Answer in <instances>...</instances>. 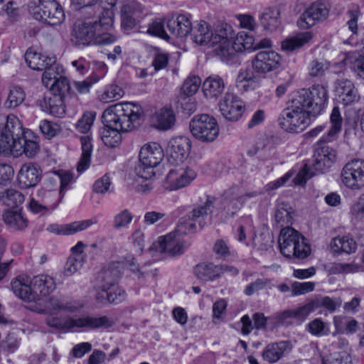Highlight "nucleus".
I'll return each mask as SVG.
<instances>
[{
  "label": "nucleus",
  "instance_id": "nucleus-1",
  "mask_svg": "<svg viewBox=\"0 0 364 364\" xmlns=\"http://www.w3.org/2000/svg\"><path fill=\"white\" fill-rule=\"evenodd\" d=\"M40 151L38 136L28 129H24L19 119L14 114L6 117L0 129V156L22 154L33 158Z\"/></svg>",
  "mask_w": 364,
  "mask_h": 364
},
{
  "label": "nucleus",
  "instance_id": "nucleus-2",
  "mask_svg": "<svg viewBox=\"0 0 364 364\" xmlns=\"http://www.w3.org/2000/svg\"><path fill=\"white\" fill-rule=\"evenodd\" d=\"M113 13L107 9L98 18L77 20L73 29V41L78 46H105L114 43L116 37L104 32L112 25Z\"/></svg>",
  "mask_w": 364,
  "mask_h": 364
},
{
  "label": "nucleus",
  "instance_id": "nucleus-3",
  "mask_svg": "<svg viewBox=\"0 0 364 364\" xmlns=\"http://www.w3.org/2000/svg\"><path fill=\"white\" fill-rule=\"evenodd\" d=\"M143 109L132 102H120L109 107L103 113L105 123L127 132L135 127V123L142 117Z\"/></svg>",
  "mask_w": 364,
  "mask_h": 364
},
{
  "label": "nucleus",
  "instance_id": "nucleus-4",
  "mask_svg": "<svg viewBox=\"0 0 364 364\" xmlns=\"http://www.w3.org/2000/svg\"><path fill=\"white\" fill-rule=\"evenodd\" d=\"M311 114L304 105L293 97L291 105L284 109L278 118L280 127L290 133L304 131L310 124Z\"/></svg>",
  "mask_w": 364,
  "mask_h": 364
},
{
  "label": "nucleus",
  "instance_id": "nucleus-5",
  "mask_svg": "<svg viewBox=\"0 0 364 364\" xmlns=\"http://www.w3.org/2000/svg\"><path fill=\"white\" fill-rule=\"evenodd\" d=\"M278 243L281 253L286 257L303 259L311 253L307 240L299 232L289 227L281 230Z\"/></svg>",
  "mask_w": 364,
  "mask_h": 364
},
{
  "label": "nucleus",
  "instance_id": "nucleus-6",
  "mask_svg": "<svg viewBox=\"0 0 364 364\" xmlns=\"http://www.w3.org/2000/svg\"><path fill=\"white\" fill-rule=\"evenodd\" d=\"M164 156L161 146L157 143L144 144L139 152V161L135 167L136 174L141 178L150 180L154 176V168Z\"/></svg>",
  "mask_w": 364,
  "mask_h": 364
},
{
  "label": "nucleus",
  "instance_id": "nucleus-7",
  "mask_svg": "<svg viewBox=\"0 0 364 364\" xmlns=\"http://www.w3.org/2000/svg\"><path fill=\"white\" fill-rule=\"evenodd\" d=\"M294 96L308 109L312 117H316L324 109L328 99V91L324 86L316 85L309 90H299Z\"/></svg>",
  "mask_w": 364,
  "mask_h": 364
},
{
  "label": "nucleus",
  "instance_id": "nucleus-8",
  "mask_svg": "<svg viewBox=\"0 0 364 364\" xmlns=\"http://www.w3.org/2000/svg\"><path fill=\"white\" fill-rule=\"evenodd\" d=\"M192 135L201 142H212L219 135V126L216 119L206 114L194 116L190 122Z\"/></svg>",
  "mask_w": 364,
  "mask_h": 364
},
{
  "label": "nucleus",
  "instance_id": "nucleus-9",
  "mask_svg": "<svg viewBox=\"0 0 364 364\" xmlns=\"http://www.w3.org/2000/svg\"><path fill=\"white\" fill-rule=\"evenodd\" d=\"M234 31L226 23L220 22L213 27V46H217L216 54L223 61H228L232 57V43Z\"/></svg>",
  "mask_w": 364,
  "mask_h": 364
},
{
  "label": "nucleus",
  "instance_id": "nucleus-10",
  "mask_svg": "<svg viewBox=\"0 0 364 364\" xmlns=\"http://www.w3.org/2000/svg\"><path fill=\"white\" fill-rule=\"evenodd\" d=\"M33 17L50 26H57L65 21V15L62 6L55 0H38Z\"/></svg>",
  "mask_w": 364,
  "mask_h": 364
},
{
  "label": "nucleus",
  "instance_id": "nucleus-11",
  "mask_svg": "<svg viewBox=\"0 0 364 364\" xmlns=\"http://www.w3.org/2000/svg\"><path fill=\"white\" fill-rule=\"evenodd\" d=\"M341 183L348 189L358 191L364 187V161L352 159L346 163L341 173Z\"/></svg>",
  "mask_w": 364,
  "mask_h": 364
},
{
  "label": "nucleus",
  "instance_id": "nucleus-12",
  "mask_svg": "<svg viewBox=\"0 0 364 364\" xmlns=\"http://www.w3.org/2000/svg\"><path fill=\"white\" fill-rule=\"evenodd\" d=\"M197 177V173L193 168L185 166L171 169L167 173L163 186L166 190L177 191L188 186Z\"/></svg>",
  "mask_w": 364,
  "mask_h": 364
},
{
  "label": "nucleus",
  "instance_id": "nucleus-13",
  "mask_svg": "<svg viewBox=\"0 0 364 364\" xmlns=\"http://www.w3.org/2000/svg\"><path fill=\"white\" fill-rule=\"evenodd\" d=\"M187 247L186 242L176 233L171 232L165 236L159 237L157 241L152 243L149 250L176 256L182 254Z\"/></svg>",
  "mask_w": 364,
  "mask_h": 364
},
{
  "label": "nucleus",
  "instance_id": "nucleus-14",
  "mask_svg": "<svg viewBox=\"0 0 364 364\" xmlns=\"http://www.w3.org/2000/svg\"><path fill=\"white\" fill-rule=\"evenodd\" d=\"M281 56L273 50L258 52L252 59L251 65L255 73L264 75L277 69L280 65Z\"/></svg>",
  "mask_w": 364,
  "mask_h": 364
},
{
  "label": "nucleus",
  "instance_id": "nucleus-15",
  "mask_svg": "<svg viewBox=\"0 0 364 364\" xmlns=\"http://www.w3.org/2000/svg\"><path fill=\"white\" fill-rule=\"evenodd\" d=\"M328 13L329 9L326 4L316 1L301 14L297 22L298 26L302 29H307L326 19Z\"/></svg>",
  "mask_w": 364,
  "mask_h": 364
},
{
  "label": "nucleus",
  "instance_id": "nucleus-16",
  "mask_svg": "<svg viewBox=\"0 0 364 364\" xmlns=\"http://www.w3.org/2000/svg\"><path fill=\"white\" fill-rule=\"evenodd\" d=\"M219 109L222 115L230 121H237L242 115L245 105L235 94L227 92L220 100Z\"/></svg>",
  "mask_w": 364,
  "mask_h": 364
},
{
  "label": "nucleus",
  "instance_id": "nucleus-17",
  "mask_svg": "<svg viewBox=\"0 0 364 364\" xmlns=\"http://www.w3.org/2000/svg\"><path fill=\"white\" fill-rule=\"evenodd\" d=\"M191 141L185 136H178L170 140L167 149L172 163L180 164L186 160L190 154Z\"/></svg>",
  "mask_w": 364,
  "mask_h": 364
},
{
  "label": "nucleus",
  "instance_id": "nucleus-18",
  "mask_svg": "<svg viewBox=\"0 0 364 364\" xmlns=\"http://www.w3.org/2000/svg\"><path fill=\"white\" fill-rule=\"evenodd\" d=\"M313 169L317 173H322L329 169L336 160V151L328 146L318 147L314 152Z\"/></svg>",
  "mask_w": 364,
  "mask_h": 364
},
{
  "label": "nucleus",
  "instance_id": "nucleus-19",
  "mask_svg": "<svg viewBox=\"0 0 364 364\" xmlns=\"http://www.w3.org/2000/svg\"><path fill=\"white\" fill-rule=\"evenodd\" d=\"M11 286L12 291L19 299L26 302L38 301V296L33 289L32 280L28 277L19 276L11 281Z\"/></svg>",
  "mask_w": 364,
  "mask_h": 364
},
{
  "label": "nucleus",
  "instance_id": "nucleus-20",
  "mask_svg": "<svg viewBox=\"0 0 364 364\" xmlns=\"http://www.w3.org/2000/svg\"><path fill=\"white\" fill-rule=\"evenodd\" d=\"M70 326L78 328H87L88 329H97L100 328H110L114 324V321L107 316L85 315L80 318H73L70 321Z\"/></svg>",
  "mask_w": 364,
  "mask_h": 364
},
{
  "label": "nucleus",
  "instance_id": "nucleus-21",
  "mask_svg": "<svg viewBox=\"0 0 364 364\" xmlns=\"http://www.w3.org/2000/svg\"><path fill=\"white\" fill-rule=\"evenodd\" d=\"M240 186H232L225 190L222 200L223 210L227 217H233L241 209L243 204L239 200Z\"/></svg>",
  "mask_w": 364,
  "mask_h": 364
},
{
  "label": "nucleus",
  "instance_id": "nucleus-22",
  "mask_svg": "<svg viewBox=\"0 0 364 364\" xmlns=\"http://www.w3.org/2000/svg\"><path fill=\"white\" fill-rule=\"evenodd\" d=\"M122 266L119 262H112L98 274L99 288L112 289L117 284L122 275Z\"/></svg>",
  "mask_w": 364,
  "mask_h": 364
},
{
  "label": "nucleus",
  "instance_id": "nucleus-23",
  "mask_svg": "<svg viewBox=\"0 0 364 364\" xmlns=\"http://www.w3.org/2000/svg\"><path fill=\"white\" fill-rule=\"evenodd\" d=\"M17 179L20 186L25 188L36 186L41 179V170L33 163L22 165L18 171Z\"/></svg>",
  "mask_w": 364,
  "mask_h": 364
},
{
  "label": "nucleus",
  "instance_id": "nucleus-24",
  "mask_svg": "<svg viewBox=\"0 0 364 364\" xmlns=\"http://www.w3.org/2000/svg\"><path fill=\"white\" fill-rule=\"evenodd\" d=\"M142 13L141 6L135 1H129L121 10L122 26L125 30L133 28L139 22Z\"/></svg>",
  "mask_w": 364,
  "mask_h": 364
},
{
  "label": "nucleus",
  "instance_id": "nucleus-25",
  "mask_svg": "<svg viewBox=\"0 0 364 364\" xmlns=\"http://www.w3.org/2000/svg\"><path fill=\"white\" fill-rule=\"evenodd\" d=\"M213 28L205 21L195 23L192 29V39L200 46L213 47Z\"/></svg>",
  "mask_w": 364,
  "mask_h": 364
},
{
  "label": "nucleus",
  "instance_id": "nucleus-26",
  "mask_svg": "<svg viewBox=\"0 0 364 364\" xmlns=\"http://www.w3.org/2000/svg\"><path fill=\"white\" fill-rule=\"evenodd\" d=\"M96 219H89L85 220L75 221L65 225H50L47 230L57 235H71L77 232L87 229L91 225L96 224Z\"/></svg>",
  "mask_w": 364,
  "mask_h": 364
},
{
  "label": "nucleus",
  "instance_id": "nucleus-27",
  "mask_svg": "<svg viewBox=\"0 0 364 364\" xmlns=\"http://www.w3.org/2000/svg\"><path fill=\"white\" fill-rule=\"evenodd\" d=\"M335 91L339 100L345 105L358 100L359 95L354 84L349 80L341 79L336 82Z\"/></svg>",
  "mask_w": 364,
  "mask_h": 364
},
{
  "label": "nucleus",
  "instance_id": "nucleus-28",
  "mask_svg": "<svg viewBox=\"0 0 364 364\" xmlns=\"http://www.w3.org/2000/svg\"><path fill=\"white\" fill-rule=\"evenodd\" d=\"M193 26L190 18L183 14L169 19L167 28L170 33L176 38H183L192 31Z\"/></svg>",
  "mask_w": 364,
  "mask_h": 364
},
{
  "label": "nucleus",
  "instance_id": "nucleus-29",
  "mask_svg": "<svg viewBox=\"0 0 364 364\" xmlns=\"http://www.w3.org/2000/svg\"><path fill=\"white\" fill-rule=\"evenodd\" d=\"M150 120L154 127L161 130H167L175 124L176 117L173 109L165 107L152 114Z\"/></svg>",
  "mask_w": 364,
  "mask_h": 364
},
{
  "label": "nucleus",
  "instance_id": "nucleus-30",
  "mask_svg": "<svg viewBox=\"0 0 364 364\" xmlns=\"http://www.w3.org/2000/svg\"><path fill=\"white\" fill-rule=\"evenodd\" d=\"M290 350L291 345L288 341L272 343L264 348L262 357L265 361L273 363L279 360L284 354Z\"/></svg>",
  "mask_w": 364,
  "mask_h": 364
},
{
  "label": "nucleus",
  "instance_id": "nucleus-31",
  "mask_svg": "<svg viewBox=\"0 0 364 364\" xmlns=\"http://www.w3.org/2000/svg\"><path fill=\"white\" fill-rule=\"evenodd\" d=\"M32 286L33 291H36L40 296H46L53 292L56 288V284L53 278L47 274H40L36 276L32 279Z\"/></svg>",
  "mask_w": 364,
  "mask_h": 364
},
{
  "label": "nucleus",
  "instance_id": "nucleus-32",
  "mask_svg": "<svg viewBox=\"0 0 364 364\" xmlns=\"http://www.w3.org/2000/svg\"><path fill=\"white\" fill-rule=\"evenodd\" d=\"M39 105L43 112L58 117H63L65 113V106L60 96L45 97L39 102Z\"/></svg>",
  "mask_w": 364,
  "mask_h": 364
},
{
  "label": "nucleus",
  "instance_id": "nucleus-33",
  "mask_svg": "<svg viewBox=\"0 0 364 364\" xmlns=\"http://www.w3.org/2000/svg\"><path fill=\"white\" fill-rule=\"evenodd\" d=\"M220 267L212 262H202L194 268V274L203 282L213 281L220 277Z\"/></svg>",
  "mask_w": 364,
  "mask_h": 364
},
{
  "label": "nucleus",
  "instance_id": "nucleus-34",
  "mask_svg": "<svg viewBox=\"0 0 364 364\" xmlns=\"http://www.w3.org/2000/svg\"><path fill=\"white\" fill-rule=\"evenodd\" d=\"M255 37L245 31H240L232 43V56L235 52H254Z\"/></svg>",
  "mask_w": 364,
  "mask_h": 364
},
{
  "label": "nucleus",
  "instance_id": "nucleus-35",
  "mask_svg": "<svg viewBox=\"0 0 364 364\" xmlns=\"http://www.w3.org/2000/svg\"><path fill=\"white\" fill-rule=\"evenodd\" d=\"M224 89V81L218 75L208 77L203 84V92L207 98H217Z\"/></svg>",
  "mask_w": 364,
  "mask_h": 364
},
{
  "label": "nucleus",
  "instance_id": "nucleus-36",
  "mask_svg": "<svg viewBox=\"0 0 364 364\" xmlns=\"http://www.w3.org/2000/svg\"><path fill=\"white\" fill-rule=\"evenodd\" d=\"M25 60L28 65L36 70H43L45 66L54 63V57L43 55L31 50L26 51Z\"/></svg>",
  "mask_w": 364,
  "mask_h": 364
},
{
  "label": "nucleus",
  "instance_id": "nucleus-37",
  "mask_svg": "<svg viewBox=\"0 0 364 364\" xmlns=\"http://www.w3.org/2000/svg\"><path fill=\"white\" fill-rule=\"evenodd\" d=\"M80 142L82 155L77 164V170L78 172L82 173L87 169L90 165L92 144L90 135L82 136L80 137Z\"/></svg>",
  "mask_w": 364,
  "mask_h": 364
},
{
  "label": "nucleus",
  "instance_id": "nucleus-38",
  "mask_svg": "<svg viewBox=\"0 0 364 364\" xmlns=\"http://www.w3.org/2000/svg\"><path fill=\"white\" fill-rule=\"evenodd\" d=\"M3 220L6 225L14 230H21L28 225V220L21 212L17 210H6L3 214Z\"/></svg>",
  "mask_w": 364,
  "mask_h": 364
},
{
  "label": "nucleus",
  "instance_id": "nucleus-39",
  "mask_svg": "<svg viewBox=\"0 0 364 364\" xmlns=\"http://www.w3.org/2000/svg\"><path fill=\"white\" fill-rule=\"evenodd\" d=\"M331 248L334 253L351 254L356 250L357 245L349 236L336 237L331 240Z\"/></svg>",
  "mask_w": 364,
  "mask_h": 364
},
{
  "label": "nucleus",
  "instance_id": "nucleus-40",
  "mask_svg": "<svg viewBox=\"0 0 364 364\" xmlns=\"http://www.w3.org/2000/svg\"><path fill=\"white\" fill-rule=\"evenodd\" d=\"M293 214V209L288 203L279 202L275 209V222L280 227H289L292 224Z\"/></svg>",
  "mask_w": 364,
  "mask_h": 364
},
{
  "label": "nucleus",
  "instance_id": "nucleus-41",
  "mask_svg": "<svg viewBox=\"0 0 364 364\" xmlns=\"http://www.w3.org/2000/svg\"><path fill=\"white\" fill-rule=\"evenodd\" d=\"M78 309L79 306L73 302L65 301L58 297L50 298L46 305V311L49 314H58L63 311L73 312Z\"/></svg>",
  "mask_w": 364,
  "mask_h": 364
},
{
  "label": "nucleus",
  "instance_id": "nucleus-42",
  "mask_svg": "<svg viewBox=\"0 0 364 364\" xmlns=\"http://www.w3.org/2000/svg\"><path fill=\"white\" fill-rule=\"evenodd\" d=\"M256 77L254 70L248 68H241L236 77V87L242 91L254 88Z\"/></svg>",
  "mask_w": 364,
  "mask_h": 364
},
{
  "label": "nucleus",
  "instance_id": "nucleus-43",
  "mask_svg": "<svg viewBox=\"0 0 364 364\" xmlns=\"http://www.w3.org/2000/svg\"><path fill=\"white\" fill-rule=\"evenodd\" d=\"M116 127H110L109 123H105L101 131L100 135L103 143L109 147H115L122 140L121 133L122 130L116 129Z\"/></svg>",
  "mask_w": 364,
  "mask_h": 364
},
{
  "label": "nucleus",
  "instance_id": "nucleus-44",
  "mask_svg": "<svg viewBox=\"0 0 364 364\" xmlns=\"http://www.w3.org/2000/svg\"><path fill=\"white\" fill-rule=\"evenodd\" d=\"M311 38V32L300 33L292 38H287L282 41V48L284 50L293 51L308 43Z\"/></svg>",
  "mask_w": 364,
  "mask_h": 364
},
{
  "label": "nucleus",
  "instance_id": "nucleus-45",
  "mask_svg": "<svg viewBox=\"0 0 364 364\" xmlns=\"http://www.w3.org/2000/svg\"><path fill=\"white\" fill-rule=\"evenodd\" d=\"M58 193L56 190L47 189L43 188L39 189L36 193V198L41 202L50 210L57 208L59 200L57 199Z\"/></svg>",
  "mask_w": 364,
  "mask_h": 364
},
{
  "label": "nucleus",
  "instance_id": "nucleus-46",
  "mask_svg": "<svg viewBox=\"0 0 364 364\" xmlns=\"http://www.w3.org/2000/svg\"><path fill=\"white\" fill-rule=\"evenodd\" d=\"M43 70L44 73L42 76V82L46 87H48L54 85L53 82H55V80L62 75L61 73L63 70L59 64L56 63V58L54 57V63L45 66Z\"/></svg>",
  "mask_w": 364,
  "mask_h": 364
},
{
  "label": "nucleus",
  "instance_id": "nucleus-47",
  "mask_svg": "<svg viewBox=\"0 0 364 364\" xmlns=\"http://www.w3.org/2000/svg\"><path fill=\"white\" fill-rule=\"evenodd\" d=\"M330 120L331 127L328 132L327 136L323 137V141H331L341 132L343 119L341 115L339 108L335 107L331 114Z\"/></svg>",
  "mask_w": 364,
  "mask_h": 364
},
{
  "label": "nucleus",
  "instance_id": "nucleus-48",
  "mask_svg": "<svg viewBox=\"0 0 364 364\" xmlns=\"http://www.w3.org/2000/svg\"><path fill=\"white\" fill-rule=\"evenodd\" d=\"M215 199L214 197L208 196L204 204L193 208L188 215L195 223L196 220L203 219L208 213L212 212V208Z\"/></svg>",
  "mask_w": 364,
  "mask_h": 364
},
{
  "label": "nucleus",
  "instance_id": "nucleus-49",
  "mask_svg": "<svg viewBox=\"0 0 364 364\" xmlns=\"http://www.w3.org/2000/svg\"><path fill=\"white\" fill-rule=\"evenodd\" d=\"M279 15L277 10L268 9L261 16L260 21L265 30L273 31L279 26Z\"/></svg>",
  "mask_w": 364,
  "mask_h": 364
},
{
  "label": "nucleus",
  "instance_id": "nucleus-50",
  "mask_svg": "<svg viewBox=\"0 0 364 364\" xmlns=\"http://www.w3.org/2000/svg\"><path fill=\"white\" fill-rule=\"evenodd\" d=\"M316 309L318 308H324L330 313H333L337 308L341 306L342 300L341 298H331L329 296H322L313 300Z\"/></svg>",
  "mask_w": 364,
  "mask_h": 364
},
{
  "label": "nucleus",
  "instance_id": "nucleus-51",
  "mask_svg": "<svg viewBox=\"0 0 364 364\" xmlns=\"http://www.w3.org/2000/svg\"><path fill=\"white\" fill-rule=\"evenodd\" d=\"M0 200L9 207H15L21 205L24 201V196L16 190L8 189L1 193Z\"/></svg>",
  "mask_w": 364,
  "mask_h": 364
},
{
  "label": "nucleus",
  "instance_id": "nucleus-52",
  "mask_svg": "<svg viewBox=\"0 0 364 364\" xmlns=\"http://www.w3.org/2000/svg\"><path fill=\"white\" fill-rule=\"evenodd\" d=\"M346 65L353 64V69L357 75L364 79V55L359 53L358 55L355 53H348L344 59Z\"/></svg>",
  "mask_w": 364,
  "mask_h": 364
},
{
  "label": "nucleus",
  "instance_id": "nucleus-53",
  "mask_svg": "<svg viewBox=\"0 0 364 364\" xmlns=\"http://www.w3.org/2000/svg\"><path fill=\"white\" fill-rule=\"evenodd\" d=\"M307 328L309 333L316 336H327L330 333L328 323L320 318L311 321Z\"/></svg>",
  "mask_w": 364,
  "mask_h": 364
},
{
  "label": "nucleus",
  "instance_id": "nucleus-54",
  "mask_svg": "<svg viewBox=\"0 0 364 364\" xmlns=\"http://www.w3.org/2000/svg\"><path fill=\"white\" fill-rule=\"evenodd\" d=\"M201 85V80L198 76H191L185 80L181 86V93L186 97L195 95Z\"/></svg>",
  "mask_w": 364,
  "mask_h": 364
},
{
  "label": "nucleus",
  "instance_id": "nucleus-55",
  "mask_svg": "<svg viewBox=\"0 0 364 364\" xmlns=\"http://www.w3.org/2000/svg\"><path fill=\"white\" fill-rule=\"evenodd\" d=\"M55 82L53 86L46 87L52 91L56 96H62L70 92V85L68 79L63 76L60 75L58 79L55 80Z\"/></svg>",
  "mask_w": 364,
  "mask_h": 364
},
{
  "label": "nucleus",
  "instance_id": "nucleus-56",
  "mask_svg": "<svg viewBox=\"0 0 364 364\" xmlns=\"http://www.w3.org/2000/svg\"><path fill=\"white\" fill-rule=\"evenodd\" d=\"M25 99V93L21 87L14 86L11 88L6 106L9 108H15L21 105Z\"/></svg>",
  "mask_w": 364,
  "mask_h": 364
},
{
  "label": "nucleus",
  "instance_id": "nucleus-57",
  "mask_svg": "<svg viewBox=\"0 0 364 364\" xmlns=\"http://www.w3.org/2000/svg\"><path fill=\"white\" fill-rule=\"evenodd\" d=\"M95 117V112L87 111L84 112L75 124L76 129L81 133H87L93 124Z\"/></svg>",
  "mask_w": 364,
  "mask_h": 364
},
{
  "label": "nucleus",
  "instance_id": "nucleus-58",
  "mask_svg": "<svg viewBox=\"0 0 364 364\" xmlns=\"http://www.w3.org/2000/svg\"><path fill=\"white\" fill-rule=\"evenodd\" d=\"M147 33L168 40L171 37L164 29V23L162 19L156 18L148 26Z\"/></svg>",
  "mask_w": 364,
  "mask_h": 364
},
{
  "label": "nucleus",
  "instance_id": "nucleus-59",
  "mask_svg": "<svg viewBox=\"0 0 364 364\" xmlns=\"http://www.w3.org/2000/svg\"><path fill=\"white\" fill-rule=\"evenodd\" d=\"M330 66L329 62L325 59H316L312 60L309 66V75L311 77L322 76Z\"/></svg>",
  "mask_w": 364,
  "mask_h": 364
},
{
  "label": "nucleus",
  "instance_id": "nucleus-60",
  "mask_svg": "<svg viewBox=\"0 0 364 364\" xmlns=\"http://www.w3.org/2000/svg\"><path fill=\"white\" fill-rule=\"evenodd\" d=\"M196 223L192 220V219L189 218V216L187 215L179 220L173 233H176V235L181 237V235H186L193 232L196 230Z\"/></svg>",
  "mask_w": 364,
  "mask_h": 364
},
{
  "label": "nucleus",
  "instance_id": "nucleus-61",
  "mask_svg": "<svg viewBox=\"0 0 364 364\" xmlns=\"http://www.w3.org/2000/svg\"><path fill=\"white\" fill-rule=\"evenodd\" d=\"M133 219V215L127 210L124 209L117 213L113 220V228L116 230L126 228L131 223Z\"/></svg>",
  "mask_w": 364,
  "mask_h": 364
},
{
  "label": "nucleus",
  "instance_id": "nucleus-62",
  "mask_svg": "<svg viewBox=\"0 0 364 364\" xmlns=\"http://www.w3.org/2000/svg\"><path fill=\"white\" fill-rule=\"evenodd\" d=\"M124 95L123 90L118 85H111L108 86L101 95V100L104 102H109L120 99Z\"/></svg>",
  "mask_w": 364,
  "mask_h": 364
},
{
  "label": "nucleus",
  "instance_id": "nucleus-63",
  "mask_svg": "<svg viewBox=\"0 0 364 364\" xmlns=\"http://www.w3.org/2000/svg\"><path fill=\"white\" fill-rule=\"evenodd\" d=\"M85 259L82 255H78V257L70 256L65 267V274L70 276L80 269L84 264Z\"/></svg>",
  "mask_w": 364,
  "mask_h": 364
},
{
  "label": "nucleus",
  "instance_id": "nucleus-64",
  "mask_svg": "<svg viewBox=\"0 0 364 364\" xmlns=\"http://www.w3.org/2000/svg\"><path fill=\"white\" fill-rule=\"evenodd\" d=\"M323 364H350V358L346 352H336L322 359Z\"/></svg>",
  "mask_w": 364,
  "mask_h": 364
}]
</instances>
